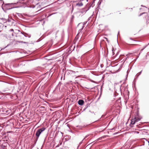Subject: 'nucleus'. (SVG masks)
Listing matches in <instances>:
<instances>
[{
	"instance_id": "f257e3e1",
	"label": "nucleus",
	"mask_w": 149,
	"mask_h": 149,
	"mask_svg": "<svg viewBox=\"0 0 149 149\" xmlns=\"http://www.w3.org/2000/svg\"><path fill=\"white\" fill-rule=\"evenodd\" d=\"M141 118V117L138 116L133 117L131 120V124L132 125L134 124L135 123L140 120Z\"/></svg>"
},
{
	"instance_id": "f03ea898",
	"label": "nucleus",
	"mask_w": 149,
	"mask_h": 149,
	"mask_svg": "<svg viewBox=\"0 0 149 149\" xmlns=\"http://www.w3.org/2000/svg\"><path fill=\"white\" fill-rule=\"evenodd\" d=\"M45 128L44 127H42L36 131V136L38 138L41 133L45 130Z\"/></svg>"
},
{
	"instance_id": "7ed1b4c3",
	"label": "nucleus",
	"mask_w": 149,
	"mask_h": 149,
	"mask_svg": "<svg viewBox=\"0 0 149 149\" xmlns=\"http://www.w3.org/2000/svg\"><path fill=\"white\" fill-rule=\"evenodd\" d=\"M78 104L80 105H83L84 103V100H79L78 102Z\"/></svg>"
},
{
	"instance_id": "20e7f679",
	"label": "nucleus",
	"mask_w": 149,
	"mask_h": 149,
	"mask_svg": "<svg viewBox=\"0 0 149 149\" xmlns=\"http://www.w3.org/2000/svg\"><path fill=\"white\" fill-rule=\"evenodd\" d=\"M76 6H81L83 5V3L81 2H80L78 3H76Z\"/></svg>"
},
{
	"instance_id": "39448f33",
	"label": "nucleus",
	"mask_w": 149,
	"mask_h": 149,
	"mask_svg": "<svg viewBox=\"0 0 149 149\" xmlns=\"http://www.w3.org/2000/svg\"><path fill=\"white\" fill-rule=\"evenodd\" d=\"M10 31H13V29H10Z\"/></svg>"
},
{
	"instance_id": "423d86ee",
	"label": "nucleus",
	"mask_w": 149,
	"mask_h": 149,
	"mask_svg": "<svg viewBox=\"0 0 149 149\" xmlns=\"http://www.w3.org/2000/svg\"><path fill=\"white\" fill-rule=\"evenodd\" d=\"M105 38L107 40V41H108V40L107 38Z\"/></svg>"
},
{
	"instance_id": "0eeeda50",
	"label": "nucleus",
	"mask_w": 149,
	"mask_h": 149,
	"mask_svg": "<svg viewBox=\"0 0 149 149\" xmlns=\"http://www.w3.org/2000/svg\"><path fill=\"white\" fill-rule=\"evenodd\" d=\"M58 146H59V145H58L56 146V147H58Z\"/></svg>"
},
{
	"instance_id": "6e6552de",
	"label": "nucleus",
	"mask_w": 149,
	"mask_h": 149,
	"mask_svg": "<svg viewBox=\"0 0 149 149\" xmlns=\"http://www.w3.org/2000/svg\"><path fill=\"white\" fill-rule=\"evenodd\" d=\"M61 143H60V145H61Z\"/></svg>"
},
{
	"instance_id": "1a4fd4ad",
	"label": "nucleus",
	"mask_w": 149,
	"mask_h": 149,
	"mask_svg": "<svg viewBox=\"0 0 149 149\" xmlns=\"http://www.w3.org/2000/svg\"><path fill=\"white\" fill-rule=\"evenodd\" d=\"M149 145V141H148Z\"/></svg>"
},
{
	"instance_id": "9d476101",
	"label": "nucleus",
	"mask_w": 149,
	"mask_h": 149,
	"mask_svg": "<svg viewBox=\"0 0 149 149\" xmlns=\"http://www.w3.org/2000/svg\"><path fill=\"white\" fill-rule=\"evenodd\" d=\"M142 15V14H140V15Z\"/></svg>"
},
{
	"instance_id": "9b49d317",
	"label": "nucleus",
	"mask_w": 149,
	"mask_h": 149,
	"mask_svg": "<svg viewBox=\"0 0 149 149\" xmlns=\"http://www.w3.org/2000/svg\"><path fill=\"white\" fill-rule=\"evenodd\" d=\"M1 32V31H0V32Z\"/></svg>"
}]
</instances>
